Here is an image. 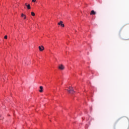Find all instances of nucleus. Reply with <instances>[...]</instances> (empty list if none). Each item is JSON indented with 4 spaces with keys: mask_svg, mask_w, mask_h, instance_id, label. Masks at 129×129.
<instances>
[{
    "mask_svg": "<svg viewBox=\"0 0 129 129\" xmlns=\"http://www.w3.org/2000/svg\"><path fill=\"white\" fill-rule=\"evenodd\" d=\"M69 93H74V90H73V88L70 87L69 89H67Z\"/></svg>",
    "mask_w": 129,
    "mask_h": 129,
    "instance_id": "nucleus-1",
    "label": "nucleus"
},
{
    "mask_svg": "<svg viewBox=\"0 0 129 129\" xmlns=\"http://www.w3.org/2000/svg\"><path fill=\"white\" fill-rule=\"evenodd\" d=\"M64 66L63 64H60L58 66V69H60V70H64Z\"/></svg>",
    "mask_w": 129,
    "mask_h": 129,
    "instance_id": "nucleus-2",
    "label": "nucleus"
},
{
    "mask_svg": "<svg viewBox=\"0 0 129 129\" xmlns=\"http://www.w3.org/2000/svg\"><path fill=\"white\" fill-rule=\"evenodd\" d=\"M58 25L64 28V24H63V21H60V22L58 23Z\"/></svg>",
    "mask_w": 129,
    "mask_h": 129,
    "instance_id": "nucleus-3",
    "label": "nucleus"
},
{
    "mask_svg": "<svg viewBox=\"0 0 129 129\" xmlns=\"http://www.w3.org/2000/svg\"><path fill=\"white\" fill-rule=\"evenodd\" d=\"M38 48H39V51H43V50L44 49V46H39Z\"/></svg>",
    "mask_w": 129,
    "mask_h": 129,
    "instance_id": "nucleus-4",
    "label": "nucleus"
},
{
    "mask_svg": "<svg viewBox=\"0 0 129 129\" xmlns=\"http://www.w3.org/2000/svg\"><path fill=\"white\" fill-rule=\"evenodd\" d=\"M90 15H96V12H95L94 10H92L91 12Z\"/></svg>",
    "mask_w": 129,
    "mask_h": 129,
    "instance_id": "nucleus-5",
    "label": "nucleus"
},
{
    "mask_svg": "<svg viewBox=\"0 0 129 129\" xmlns=\"http://www.w3.org/2000/svg\"><path fill=\"white\" fill-rule=\"evenodd\" d=\"M40 89L39 90V92H43V86H40L39 87Z\"/></svg>",
    "mask_w": 129,
    "mask_h": 129,
    "instance_id": "nucleus-6",
    "label": "nucleus"
},
{
    "mask_svg": "<svg viewBox=\"0 0 129 129\" xmlns=\"http://www.w3.org/2000/svg\"><path fill=\"white\" fill-rule=\"evenodd\" d=\"M21 17L22 18H24V19H26V18H27V17L24 14H21Z\"/></svg>",
    "mask_w": 129,
    "mask_h": 129,
    "instance_id": "nucleus-7",
    "label": "nucleus"
},
{
    "mask_svg": "<svg viewBox=\"0 0 129 129\" xmlns=\"http://www.w3.org/2000/svg\"><path fill=\"white\" fill-rule=\"evenodd\" d=\"M26 7H27L28 10H30L31 9V6L30 5V4L27 5Z\"/></svg>",
    "mask_w": 129,
    "mask_h": 129,
    "instance_id": "nucleus-8",
    "label": "nucleus"
},
{
    "mask_svg": "<svg viewBox=\"0 0 129 129\" xmlns=\"http://www.w3.org/2000/svg\"><path fill=\"white\" fill-rule=\"evenodd\" d=\"M31 16H32L33 17H34V16H35V13L32 12V13H31Z\"/></svg>",
    "mask_w": 129,
    "mask_h": 129,
    "instance_id": "nucleus-9",
    "label": "nucleus"
},
{
    "mask_svg": "<svg viewBox=\"0 0 129 129\" xmlns=\"http://www.w3.org/2000/svg\"><path fill=\"white\" fill-rule=\"evenodd\" d=\"M32 3H36L37 2V0H32Z\"/></svg>",
    "mask_w": 129,
    "mask_h": 129,
    "instance_id": "nucleus-10",
    "label": "nucleus"
},
{
    "mask_svg": "<svg viewBox=\"0 0 129 129\" xmlns=\"http://www.w3.org/2000/svg\"><path fill=\"white\" fill-rule=\"evenodd\" d=\"M4 38L7 39H8V36L6 35L5 37H4Z\"/></svg>",
    "mask_w": 129,
    "mask_h": 129,
    "instance_id": "nucleus-11",
    "label": "nucleus"
},
{
    "mask_svg": "<svg viewBox=\"0 0 129 129\" xmlns=\"http://www.w3.org/2000/svg\"><path fill=\"white\" fill-rule=\"evenodd\" d=\"M26 7H27L28 5H27V3L25 4Z\"/></svg>",
    "mask_w": 129,
    "mask_h": 129,
    "instance_id": "nucleus-12",
    "label": "nucleus"
}]
</instances>
